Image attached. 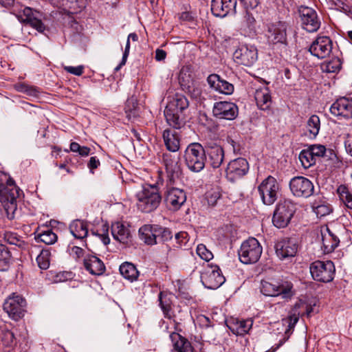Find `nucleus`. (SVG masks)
I'll return each instance as SVG.
<instances>
[{"label":"nucleus","mask_w":352,"mask_h":352,"mask_svg":"<svg viewBox=\"0 0 352 352\" xmlns=\"http://www.w3.org/2000/svg\"><path fill=\"white\" fill-rule=\"evenodd\" d=\"M21 192V190L15 185L12 178L8 179L6 185L0 183V201L10 219L14 217L17 209L16 199Z\"/></svg>","instance_id":"1"},{"label":"nucleus","mask_w":352,"mask_h":352,"mask_svg":"<svg viewBox=\"0 0 352 352\" xmlns=\"http://www.w3.org/2000/svg\"><path fill=\"white\" fill-rule=\"evenodd\" d=\"M137 206L143 212H151L155 210L162 201V196L156 185L146 184L142 190L137 194Z\"/></svg>","instance_id":"2"},{"label":"nucleus","mask_w":352,"mask_h":352,"mask_svg":"<svg viewBox=\"0 0 352 352\" xmlns=\"http://www.w3.org/2000/svg\"><path fill=\"white\" fill-rule=\"evenodd\" d=\"M184 160L190 171L199 173L204 168L207 160L205 146L198 142L190 144L185 150Z\"/></svg>","instance_id":"3"},{"label":"nucleus","mask_w":352,"mask_h":352,"mask_svg":"<svg viewBox=\"0 0 352 352\" xmlns=\"http://www.w3.org/2000/svg\"><path fill=\"white\" fill-rule=\"evenodd\" d=\"M261 285V293L267 296H280L282 298L287 300L294 294L293 285L287 280H262Z\"/></svg>","instance_id":"4"},{"label":"nucleus","mask_w":352,"mask_h":352,"mask_svg":"<svg viewBox=\"0 0 352 352\" xmlns=\"http://www.w3.org/2000/svg\"><path fill=\"white\" fill-rule=\"evenodd\" d=\"M296 210V204L289 199L280 201L273 214L272 223L276 228H285Z\"/></svg>","instance_id":"5"},{"label":"nucleus","mask_w":352,"mask_h":352,"mask_svg":"<svg viewBox=\"0 0 352 352\" xmlns=\"http://www.w3.org/2000/svg\"><path fill=\"white\" fill-rule=\"evenodd\" d=\"M238 254L243 263H255L261 256L262 247L256 239L251 237L241 244Z\"/></svg>","instance_id":"6"},{"label":"nucleus","mask_w":352,"mask_h":352,"mask_svg":"<svg viewBox=\"0 0 352 352\" xmlns=\"http://www.w3.org/2000/svg\"><path fill=\"white\" fill-rule=\"evenodd\" d=\"M280 185L272 176H268L258 186V191L263 203L267 206L272 205L278 199Z\"/></svg>","instance_id":"7"},{"label":"nucleus","mask_w":352,"mask_h":352,"mask_svg":"<svg viewBox=\"0 0 352 352\" xmlns=\"http://www.w3.org/2000/svg\"><path fill=\"white\" fill-rule=\"evenodd\" d=\"M309 270L313 278L316 281L329 283L333 279L335 267L331 261H316L310 265Z\"/></svg>","instance_id":"8"},{"label":"nucleus","mask_w":352,"mask_h":352,"mask_svg":"<svg viewBox=\"0 0 352 352\" xmlns=\"http://www.w3.org/2000/svg\"><path fill=\"white\" fill-rule=\"evenodd\" d=\"M302 28L308 32H316L321 25L320 18L316 11L309 7L300 6L298 8Z\"/></svg>","instance_id":"9"},{"label":"nucleus","mask_w":352,"mask_h":352,"mask_svg":"<svg viewBox=\"0 0 352 352\" xmlns=\"http://www.w3.org/2000/svg\"><path fill=\"white\" fill-rule=\"evenodd\" d=\"M25 300L20 295L12 294L3 303V310L14 320L23 316Z\"/></svg>","instance_id":"10"},{"label":"nucleus","mask_w":352,"mask_h":352,"mask_svg":"<svg viewBox=\"0 0 352 352\" xmlns=\"http://www.w3.org/2000/svg\"><path fill=\"white\" fill-rule=\"evenodd\" d=\"M289 188L292 194L297 197H309L314 190L313 183L302 176L293 177L290 180Z\"/></svg>","instance_id":"11"},{"label":"nucleus","mask_w":352,"mask_h":352,"mask_svg":"<svg viewBox=\"0 0 352 352\" xmlns=\"http://www.w3.org/2000/svg\"><path fill=\"white\" fill-rule=\"evenodd\" d=\"M179 83L182 89L188 93L191 97L197 98L201 94V90L195 82L192 74L186 67H182L178 76Z\"/></svg>","instance_id":"12"},{"label":"nucleus","mask_w":352,"mask_h":352,"mask_svg":"<svg viewBox=\"0 0 352 352\" xmlns=\"http://www.w3.org/2000/svg\"><path fill=\"white\" fill-rule=\"evenodd\" d=\"M238 113L236 104L227 101L215 102L212 109L213 116L218 119L233 120L237 117Z\"/></svg>","instance_id":"13"},{"label":"nucleus","mask_w":352,"mask_h":352,"mask_svg":"<svg viewBox=\"0 0 352 352\" xmlns=\"http://www.w3.org/2000/svg\"><path fill=\"white\" fill-rule=\"evenodd\" d=\"M332 41L328 36H318L312 43L309 52L319 59L329 56L332 51Z\"/></svg>","instance_id":"14"},{"label":"nucleus","mask_w":352,"mask_h":352,"mask_svg":"<svg viewBox=\"0 0 352 352\" xmlns=\"http://www.w3.org/2000/svg\"><path fill=\"white\" fill-rule=\"evenodd\" d=\"M249 170V164L243 157H239L230 161L226 168V175L229 180L234 182L245 175Z\"/></svg>","instance_id":"15"},{"label":"nucleus","mask_w":352,"mask_h":352,"mask_svg":"<svg viewBox=\"0 0 352 352\" xmlns=\"http://www.w3.org/2000/svg\"><path fill=\"white\" fill-rule=\"evenodd\" d=\"M206 162L213 168L221 166L224 160V150L223 147L215 143L208 142L205 146Z\"/></svg>","instance_id":"16"},{"label":"nucleus","mask_w":352,"mask_h":352,"mask_svg":"<svg viewBox=\"0 0 352 352\" xmlns=\"http://www.w3.org/2000/svg\"><path fill=\"white\" fill-rule=\"evenodd\" d=\"M287 25L284 22L278 21L268 25L266 36L268 42L273 44L286 43Z\"/></svg>","instance_id":"17"},{"label":"nucleus","mask_w":352,"mask_h":352,"mask_svg":"<svg viewBox=\"0 0 352 352\" xmlns=\"http://www.w3.org/2000/svg\"><path fill=\"white\" fill-rule=\"evenodd\" d=\"M237 0H212L211 11L218 17L223 18L236 13Z\"/></svg>","instance_id":"18"},{"label":"nucleus","mask_w":352,"mask_h":352,"mask_svg":"<svg viewBox=\"0 0 352 352\" xmlns=\"http://www.w3.org/2000/svg\"><path fill=\"white\" fill-rule=\"evenodd\" d=\"M186 200L185 192L177 188H169L164 193V202L170 210H178L186 202Z\"/></svg>","instance_id":"19"},{"label":"nucleus","mask_w":352,"mask_h":352,"mask_svg":"<svg viewBox=\"0 0 352 352\" xmlns=\"http://www.w3.org/2000/svg\"><path fill=\"white\" fill-rule=\"evenodd\" d=\"M330 111L338 118H352V98L342 97L337 99L331 104Z\"/></svg>","instance_id":"20"},{"label":"nucleus","mask_w":352,"mask_h":352,"mask_svg":"<svg viewBox=\"0 0 352 352\" xmlns=\"http://www.w3.org/2000/svg\"><path fill=\"white\" fill-rule=\"evenodd\" d=\"M233 56L238 63L251 66L257 60V50L253 46L242 45L235 50Z\"/></svg>","instance_id":"21"},{"label":"nucleus","mask_w":352,"mask_h":352,"mask_svg":"<svg viewBox=\"0 0 352 352\" xmlns=\"http://www.w3.org/2000/svg\"><path fill=\"white\" fill-rule=\"evenodd\" d=\"M275 249L277 256L281 259L293 257L297 252V241L294 238L282 239L276 243Z\"/></svg>","instance_id":"22"},{"label":"nucleus","mask_w":352,"mask_h":352,"mask_svg":"<svg viewBox=\"0 0 352 352\" xmlns=\"http://www.w3.org/2000/svg\"><path fill=\"white\" fill-rule=\"evenodd\" d=\"M163 160L166 170L170 177V179L174 180L175 179L179 178L182 173L179 164V157L168 153H164Z\"/></svg>","instance_id":"23"},{"label":"nucleus","mask_w":352,"mask_h":352,"mask_svg":"<svg viewBox=\"0 0 352 352\" xmlns=\"http://www.w3.org/2000/svg\"><path fill=\"white\" fill-rule=\"evenodd\" d=\"M207 82L210 87L219 93L230 95L234 91V85L222 79L219 75L213 74L208 76Z\"/></svg>","instance_id":"24"},{"label":"nucleus","mask_w":352,"mask_h":352,"mask_svg":"<svg viewBox=\"0 0 352 352\" xmlns=\"http://www.w3.org/2000/svg\"><path fill=\"white\" fill-rule=\"evenodd\" d=\"M85 268L93 275H101L105 271V266L103 262L97 256L87 255L83 260Z\"/></svg>","instance_id":"25"},{"label":"nucleus","mask_w":352,"mask_h":352,"mask_svg":"<svg viewBox=\"0 0 352 352\" xmlns=\"http://www.w3.org/2000/svg\"><path fill=\"white\" fill-rule=\"evenodd\" d=\"M253 324L251 319L240 320L238 318H232L229 322L228 327L230 331L239 336H243L249 332Z\"/></svg>","instance_id":"26"},{"label":"nucleus","mask_w":352,"mask_h":352,"mask_svg":"<svg viewBox=\"0 0 352 352\" xmlns=\"http://www.w3.org/2000/svg\"><path fill=\"white\" fill-rule=\"evenodd\" d=\"M164 116L168 124L174 129H179L185 125V118L182 113L165 108Z\"/></svg>","instance_id":"27"},{"label":"nucleus","mask_w":352,"mask_h":352,"mask_svg":"<svg viewBox=\"0 0 352 352\" xmlns=\"http://www.w3.org/2000/svg\"><path fill=\"white\" fill-rule=\"evenodd\" d=\"M254 98L259 109L267 110L270 107L272 98L268 87H263L257 89L254 94Z\"/></svg>","instance_id":"28"},{"label":"nucleus","mask_w":352,"mask_h":352,"mask_svg":"<svg viewBox=\"0 0 352 352\" xmlns=\"http://www.w3.org/2000/svg\"><path fill=\"white\" fill-rule=\"evenodd\" d=\"M162 137L167 150L175 153L179 149L180 138L177 132L167 129L164 131Z\"/></svg>","instance_id":"29"},{"label":"nucleus","mask_w":352,"mask_h":352,"mask_svg":"<svg viewBox=\"0 0 352 352\" xmlns=\"http://www.w3.org/2000/svg\"><path fill=\"white\" fill-rule=\"evenodd\" d=\"M155 225H144L139 229V234L141 240L148 245H153L158 243Z\"/></svg>","instance_id":"30"},{"label":"nucleus","mask_w":352,"mask_h":352,"mask_svg":"<svg viewBox=\"0 0 352 352\" xmlns=\"http://www.w3.org/2000/svg\"><path fill=\"white\" fill-rule=\"evenodd\" d=\"M111 233L116 240L122 243H127L131 236L129 230L120 222L112 224Z\"/></svg>","instance_id":"31"},{"label":"nucleus","mask_w":352,"mask_h":352,"mask_svg":"<svg viewBox=\"0 0 352 352\" xmlns=\"http://www.w3.org/2000/svg\"><path fill=\"white\" fill-rule=\"evenodd\" d=\"M24 14L25 18L23 21L25 25L31 26L41 33H43L45 31L46 28L45 25L41 19H38L32 14L30 8H25L24 10Z\"/></svg>","instance_id":"32"},{"label":"nucleus","mask_w":352,"mask_h":352,"mask_svg":"<svg viewBox=\"0 0 352 352\" xmlns=\"http://www.w3.org/2000/svg\"><path fill=\"white\" fill-rule=\"evenodd\" d=\"M170 338L173 342L175 349L178 351V352H193L190 342L182 337L179 333H172L170 335Z\"/></svg>","instance_id":"33"},{"label":"nucleus","mask_w":352,"mask_h":352,"mask_svg":"<svg viewBox=\"0 0 352 352\" xmlns=\"http://www.w3.org/2000/svg\"><path fill=\"white\" fill-rule=\"evenodd\" d=\"M69 230L75 238L80 239L85 238L88 234L87 223L79 219L72 221L69 226Z\"/></svg>","instance_id":"34"},{"label":"nucleus","mask_w":352,"mask_h":352,"mask_svg":"<svg viewBox=\"0 0 352 352\" xmlns=\"http://www.w3.org/2000/svg\"><path fill=\"white\" fill-rule=\"evenodd\" d=\"M328 234L322 236V245L324 252L327 254L332 252L340 243L338 237L335 235L329 228L327 229Z\"/></svg>","instance_id":"35"},{"label":"nucleus","mask_w":352,"mask_h":352,"mask_svg":"<svg viewBox=\"0 0 352 352\" xmlns=\"http://www.w3.org/2000/svg\"><path fill=\"white\" fill-rule=\"evenodd\" d=\"M304 304L300 301L296 302L293 308V313L291 314L287 318L283 319V323L284 324H287L288 328L285 331V333L287 334L289 333L291 330H292L296 324L298 322L299 320L300 313L298 311V309L301 308V306H303Z\"/></svg>","instance_id":"36"},{"label":"nucleus","mask_w":352,"mask_h":352,"mask_svg":"<svg viewBox=\"0 0 352 352\" xmlns=\"http://www.w3.org/2000/svg\"><path fill=\"white\" fill-rule=\"evenodd\" d=\"M120 274L126 279L130 281L137 280L139 276V272L136 269V267L131 263L125 262L120 266Z\"/></svg>","instance_id":"37"},{"label":"nucleus","mask_w":352,"mask_h":352,"mask_svg":"<svg viewBox=\"0 0 352 352\" xmlns=\"http://www.w3.org/2000/svg\"><path fill=\"white\" fill-rule=\"evenodd\" d=\"M189 102L188 99L184 95L176 94L172 101H170L166 108L182 113L184 110L188 107Z\"/></svg>","instance_id":"38"},{"label":"nucleus","mask_w":352,"mask_h":352,"mask_svg":"<svg viewBox=\"0 0 352 352\" xmlns=\"http://www.w3.org/2000/svg\"><path fill=\"white\" fill-rule=\"evenodd\" d=\"M12 261V257L8 248L0 242V271L6 272Z\"/></svg>","instance_id":"39"},{"label":"nucleus","mask_w":352,"mask_h":352,"mask_svg":"<svg viewBox=\"0 0 352 352\" xmlns=\"http://www.w3.org/2000/svg\"><path fill=\"white\" fill-rule=\"evenodd\" d=\"M225 281L224 276L221 274L220 269L218 266H215L212 272L208 276V287L215 289L220 287Z\"/></svg>","instance_id":"40"},{"label":"nucleus","mask_w":352,"mask_h":352,"mask_svg":"<svg viewBox=\"0 0 352 352\" xmlns=\"http://www.w3.org/2000/svg\"><path fill=\"white\" fill-rule=\"evenodd\" d=\"M256 19L252 12L246 10L241 23V30L248 34H253L256 30Z\"/></svg>","instance_id":"41"},{"label":"nucleus","mask_w":352,"mask_h":352,"mask_svg":"<svg viewBox=\"0 0 352 352\" xmlns=\"http://www.w3.org/2000/svg\"><path fill=\"white\" fill-rule=\"evenodd\" d=\"M340 200L349 209L352 210V193L344 185H340L337 189Z\"/></svg>","instance_id":"42"},{"label":"nucleus","mask_w":352,"mask_h":352,"mask_svg":"<svg viewBox=\"0 0 352 352\" xmlns=\"http://www.w3.org/2000/svg\"><path fill=\"white\" fill-rule=\"evenodd\" d=\"M159 301L160 306L164 313V316L169 319L171 318L172 301L170 298L164 292H161L159 294Z\"/></svg>","instance_id":"43"},{"label":"nucleus","mask_w":352,"mask_h":352,"mask_svg":"<svg viewBox=\"0 0 352 352\" xmlns=\"http://www.w3.org/2000/svg\"><path fill=\"white\" fill-rule=\"evenodd\" d=\"M0 338L3 344L6 347L12 348L17 342V339L14 333L8 329H4L1 331Z\"/></svg>","instance_id":"44"},{"label":"nucleus","mask_w":352,"mask_h":352,"mask_svg":"<svg viewBox=\"0 0 352 352\" xmlns=\"http://www.w3.org/2000/svg\"><path fill=\"white\" fill-rule=\"evenodd\" d=\"M307 128L310 135L316 137L320 129V118L316 115H312L308 119L307 122Z\"/></svg>","instance_id":"45"},{"label":"nucleus","mask_w":352,"mask_h":352,"mask_svg":"<svg viewBox=\"0 0 352 352\" xmlns=\"http://www.w3.org/2000/svg\"><path fill=\"white\" fill-rule=\"evenodd\" d=\"M299 160L305 168H308L316 164V158L309 149L302 150L299 154Z\"/></svg>","instance_id":"46"},{"label":"nucleus","mask_w":352,"mask_h":352,"mask_svg":"<svg viewBox=\"0 0 352 352\" xmlns=\"http://www.w3.org/2000/svg\"><path fill=\"white\" fill-rule=\"evenodd\" d=\"M36 239L47 245H51L57 241V236L51 229L47 228L38 234Z\"/></svg>","instance_id":"47"},{"label":"nucleus","mask_w":352,"mask_h":352,"mask_svg":"<svg viewBox=\"0 0 352 352\" xmlns=\"http://www.w3.org/2000/svg\"><path fill=\"white\" fill-rule=\"evenodd\" d=\"M4 239L11 245H16L21 249L25 248L26 243L22 239L15 233L7 232L5 234Z\"/></svg>","instance_id":"48"},{"label":"nucleus","mask_w":352,"mask_h":352,"mask_svg":"<svg viewBox=\"0 0 352 352\" xmlns=\"http://www.w3.org/2000/svg\"><path fill=\"white\" fill-rule=\"evenodd\" d=\"M155 226L156 231H154V232L155 234H157V240H159L160 242H164L172 239L173 235L169 229L159 226L157 225H155Z\"/></svg>","instance_id":"49"},{"label":"nucleus","mask_w":352,"mask_h":352,"mask_svg":"<svg viewBox=\"0 0 352 352\" xmlns=\"http://www.w3.org/2000/svg\"><path fill=\"white\" fill-rule=\"evenodd\" d=\"M50 252L47 250H42L36 257V262L41 270H47L50 266Z\"/></svg>","instance_id":"50"},{"label":"nucleus","mask_w":352,"mask_h":352,"mask_svg":"<svg viewBox=\"0 0 352 352\" xmlns=\"http://www.w3.org/2000/svg\"><path fill=\"white\" fill-rule=\"evenodd\" d=\"M314 212L318 217H324L330 214L332 211L331 206L328 204H320L316 206H313Z\"/></svg>","instance_id":"51"},{"label":"nucleus","mask_w":352,"mask_h":352,"mask_svg":"<svg viewBox=\"0 0 352 352\" xmlns=\"http://www.w3.org/2000/svg\"><path fill=\"white\" fill-rule=\"evenodd\" d=\"M197 253L203 260L206 261H209L213 258L212 253L203 244L197 245Z\"/></svg>","instance_id":"52"},{"label":"nucleus","mask_w":352,"mask_h":352,"mask_svg":"<svg viewBox=\"0 0 352 352\" xmlns=\"http://www.w3.org/2000/svg\"><path fill=\"white\" fill-rule=\"evenodd\" d=\"M311 152L312 155L316 158V157H324L327 155V149L324 146L321 144L311 145L308 148Z\"/></svg>","instance_id":"53"},{"label":"nucleus","mask_w":352,"mask_h":352,"mask_svg":"<svg viewBox=\"0 0 352 352\" xmlns=\"http://www.w3.org/2000/svg\"><path fill=\"white\" fill-rule=\"evenodd\" d=\"M336 5L341 12L352 17V6L351 5L344 1V0H338Z\"/></svg>","instance_id":"54"},{"label":"nucleus","mask_w":352,"mask_h":352,"mask_svg":"<svg viewBox=\"0 0 352 352\" xmlns=\"http://www.w3.org/2000/svg\"><path fill=\"white\" fill-rule=\"evenodd\" d=\"M15 88L17 91L23 93H25L30 96H34L36 94L35 88L30 87L24 83H19L15 85Z\"/></svg>","instance_id":"55"},{"label":"nucleus","mask_w":352,"mask_h":352,"mask_svg":"<svg viewBox=\"0 0 352 352\" xmlns=\"http://www.w3.org/2000/svg\"><path fill=\"white\" fill-rule=\"evenodd\" d=\"M341 68V63L339 59L329 61L326 65V71L329 73L338 72Z\"/></svg>","instance_id":"56"},{"label":"nucleus","mask_w":352,"mask_h":352,"mask_svg":"<svg viewBox=\"0 0 352 352\" xmlns=\"http://www.w3.org/2000/svg\"><path fill=\"white\" fill-rule=\"evenodd\" d=\"M221 197V195L217 191L208 192L206 193V199L210 206H214L216 205L218 199Z\"/></svg>","instance_id":"57"},{"label":"nucleus","mask_w":352,"mask_h":352,"mask_svg":"<svg viewBox=\"0 0 352 352\" xmlns=\"http://www.w3.org/2000/svg\"><path fill=\"white\" fill-rule=\"evenodd\" d=\"M136 108V103L132 100L131 101L128 100L126 106L125 107V112L126 113V116L129 119L131 118V116L135 117V109Z\"/></svg>","instance_id":"58"},{"label":"nucleus","mask_w":352,"mask_h":352,"mask_svg":"<svg viewBox=\"0 0 352 352\" xmlns=\"http://www.w3.org/2000/svg\"><path fill=\"white\" fill-rule=\"evenodd\" d=\"M129 50H130V40H129L127 38L124 52L122 58V61L120 63V65L116 67V71H118L123 65H125V63L126 62L127 57L129 54Z\"/></svg>","instance_id":"59"},{"label":"nucleus","mask_w":352,"mask_h":352,"mask_svg":"<svg viewBox=\"0 0 352 352\" xmlns=\"http://www.w3.org/2000/svg\"><path fill=\"white\" fill-rule=\"evenodd\" d=\"M83 66H78V67H73V66H66L65 67V69L72 74H74L76 76H80L83 73Z\"/></svg>","instance_id":"60"},{"label":"nucleus","mask_w":352,"mask_h":352,"mask_svg":"<svg viewBox=\"0 0 352 352\" xmlns=\"http://www.w3.org/2000/svg\"><path fill=\"white\" fill-rule=\"evenodd\" d=\"M240 2L243 4L245 9L248 10V9H254L256 8L259 3L258 0H239Z\"/></svg>","instance_id":"61"},{"label":"nucleus","mask_w":352,"mask_h":352,"mask_svg":"<svg viewBox=\"0 0 352 352\" xmlns=\"http://www.w3.org/2000/svg\"><path fill=\"white\" fill-rule=\"evenodd\" d=\"M188 236L186 232H179L175 234V238L179 245H182V244H186L188 241Z\"/></svg>","instance_id":"62"},{"label":"nucleus","mask_w":352,"mask_h":352,"mask_svg":"<svg viewBox=\"0 0 352 352\" xmlns=\"http://www.w3.org/2000/svg\"><path fill=\"white\" fill-rule=\"evenodd\" d=\"M344 146L346 152L352 156V135H347L344 141Z\"/></svg>","instance_id":"63"},{"label":"nucleus","mask_w":352,"mask_h":352,"mask_svg":"<svg viewBox=\"0 0 352 352\" xmlns=\"http://www.w3.org/2000/svg\"><path fill=\"white\" fill-rule=\"evenodd\" d=\"M100 161L96 157H91L89 160L88 166L90 169H95L100 165Z\"/></svg>","instance_id":"64"}]
</instances>
